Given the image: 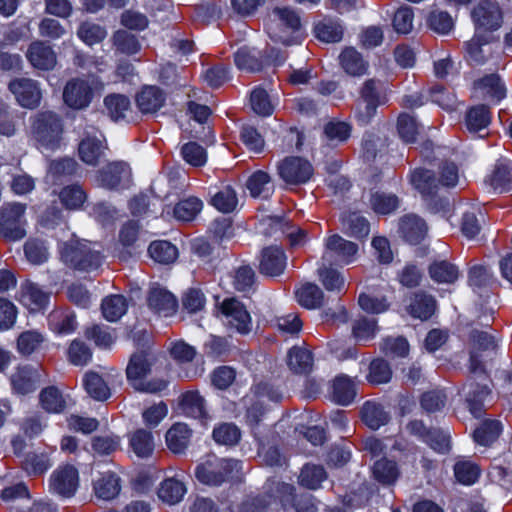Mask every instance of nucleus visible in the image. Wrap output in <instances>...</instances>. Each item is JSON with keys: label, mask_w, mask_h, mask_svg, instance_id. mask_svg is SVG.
<instances>
[{"label": "nucleus", "mask_w": 512, "mask_h": 512, "mask_svg": "<svg viewBox=\"0 0 512 512\" xmlns=\"http://www.w3.org/2000/svg\"><path fill=\"white\" fill-rule=\"evenodd\" d=\"M83 384L87 393L95 400L104 401L110 396L108 385L96 372H87L84 376Z\"/></svg>", "instance_id": "46"}, {"label": "nucleus", "mask_w": 512, "mask_h": 512, "mask_svg": "<svg viewBox=\"0 0 512 512\" xmlns=\"http://www.w3.org/2000/svg\"><path fill=\"white\" fill-rule=\"evenodd\" d=\"M426 22L431 30L442 35L448 34L454 26V22L450 14L442 10L431 11Z\"/></svg>", "instance_id": "63"}, {"label": "nucleus", "mask_w": 512, "mask_h": 512, "mask_svg": "<svg viewBox=\"0 0 512 512\" xmlns=\"http://www.w3.org/2000/svg\"><path fill=\"white\" fill-rule=\"evenodd\" d=\"M38 373L30 367H19L11 376V385L17 394L26 395L36 390Z\"/></svg>", "instance_id": "31"}, {"label": "nucleus", "mask_w": 512, "mask_h": 512, "mask_svg": "<svg viewBox=\"0 0 512 512\" xmlns=\"http://www.w3.org/2000/svg\"><path fill=\"white\" fill-rule=\"evenodd\" d=\"M49 322L58 334H70L77 327L76 316L69 311H54L49 317Z\"/></svg>", "instance_id": "57"}, {"label": "nucleus", "mask_w": 512, "mask_h": 512, "mask_svg": "<svg viewBox=\"0 0 512 512\" xmlns=\"http://www.w3.org/2000/svg\"><path fill=\"white\" fill-rule=\"evenodd\" d=\"M339 64L346 74L361 77L368 71L369 64L353 47H346L339 55Z\"/></svg>", "instance_id": "27"}, {"label": "nucleus", "mask_w": 512, "mask_h": 512, "mask_svg": "<svg viewBox=\"0 0 512 512\" xmlns=\"http://www.w3.org/2000/svg\"><path fill=\"white\" fill-rule=\"evenodd\" d=\"M142 114H155L166 102V94L157 86H145L135 97Z\"/></svg>", "instance_id": "22"}, {"label": "nucleus", "mask_w": 512, "mask_h": 512, "mask_svg": "<svg viewBox=\"0 0 512 512\" xmlns=\"http://www.w3.org/2000/svg\"><path fill=\"white\" fill-rule=\"evenodd\" d=\"M185 492L186 488L182 482L169 478L161 483L158 496L163 502L174 505L182 500Z\"/></svg>", "instance_id": "50"}, {"label": "nucleus", "mask_w": 512, "mask_h": 512, "mask_svg": "<svg viewBox=\"0 0 512 512\" xmlns=\"http://www.w3.org/2000/svg\"><path fill=\"white\" fill-rule=\"evenodd\" d=\"M429 276L437 283L453 284L459 278L458 267L447 260H435L428 268Z\"/></svg>", "instance_id": "36"}, {"label": "nucleus", "mask_w": 512, "mask_h": 512, "mask_svg": "<svg viewBox=\"0 0 512 512\" xmlns=\"http://www.w3.org/2000/svg\"><path fill=\"white\" fill-rule=\"evenodd\" d=\"M502 425L498 420H485L474 431V439L477 443L488 446L501 434Z\"/></svg>", "instance_id": "55"}, {"label": "nucleus", "mask_w": 512, "mask_h": 512, "mask_svg": "<svg viewBox=\"0 0 512 512\" xmlns=\"http://www.w3.org/2000/svg\"><path fill=\"white\" fill-rule=\"evenodd\" d=\"M435 308L436 301L431 295L417 292L410 298L408 312L414 318L427 320L433 315Z\"/></svg>", "instance_id": "35"}, {"label": "nucleus", "mask_w": 512, "mask_h": 512, "mask_svg": "<svg viewBox=\"0 0 512 512\" xmlns=\"http://www.w3.org/2000/svg\"><path fill=\"white\" fill-rule=\"evenodd\" d=\"M24 253L26 259L34 265L46 262L49 257L45 242L37 238H30L25 242Z\"/></svg>", "instance_id": "58"}, {"label": "nucleus", "mask_w": 512, "mask_h": 512, "mask_svg": "<svg viewBox=\"0 0 512 512\" xmlns=\"http://www.w3.org/2000/svg\"><path fill=\"white\" fill-rule=\"evenodd\" d=\"M486 182L500 192L509 190L512 184V164L507 161H498Z\"/></svg>", "instance_id": "39"}, {"label": "nucleus", "mask_w": 512, "mask_h": 512, "mask_svg": "<svg viewBox=\"0 0 512 512\" xmlns=\"http://www.w3.org/2000/svg\"><path fill=\"white\" fill-rule=\"evenodd\" d=\"M49 298L50 294L34 282L27 280L20 286L19 301L30 311L43 308L48 303Z\"/></svg>", "instance_id": "23"}, {"label": "nucleus", "mask_w": 512, "mask_h": 512, "mask_svg": "<svg viewBox=\"0 0 512 512\" xmlns=\"http://www.w3.org/2000/svg\"><path fill=\"white\" fill-rule=\"evenodd\" d=\"M128 303L123 295H109L102 300L101 310L105 319L110 322L119 320L127 311Z\"/></svg>", "instance_id": "44"}, {"label": "nucleus", "mask_w": 512, "mask_h": 512, "mask_svg": "<svg viewBox=\"0 0 512 512\" xmlns=\"http://www.w3.org/2000/svg\"><path fill=\"white\" fill-rule=\"evenodd\" d=\"M106 145L103 139L86 136L78 146L80 159L87 165L97 166L104 155Z\"/></svg>", "instance_id": "28"}, {"label": "nucleus", "mask_w": 512, "mask_h": 512, "mask_svg": "<svg viewBox=\"0 0 512 512\" xmlns=\"http://www.w3.org/2000/svg\"><path fill=\"white\" fill-rule=\"evenodd\" d=\"M8 89L22 107L34 109L39 106L42 92L36 80L24 77L15 78L9 82Z\"/></svg>", "instance_id": "12"}, {"label": "nucleus", "mask_w": 512, "mask_h": 512, "mask_svg": "<svg viewBox=\"0 0 512 512\" xmlns=\"http://www.w3.org/2000/svg\"><path fill=\"white\" fill-rule=\"evenodd\" d=\"M58 196L62 205L69 210L81 208L87 199L86 192L78 184L63 187Z\"/></svg>", "instance_id": "49"}, {"label": "nucleus", "mask_w": 512, "mask_h": 512, "mask_svg": "<svg viewBox=\"0 0 512 512\" xmlns=\"http://www.w3.org/2000/svg\"><path fill=\"white\" fill-rule=\"evenodd\" d=\"M399 231L407 242L418 244L426 236L427 225L416 215H406L400 219Z\"/></svg>", "instance_id": "30"}, {"label": "nucleus", "mask_w": 512, "mask_h": 512, "mask_svg": "<svg viewBox=\"0 0 512 512\" xmlns=\"http://www.w3.org/2000/svg\"><path fill=\"white\" fill-rule=\"evenodd\" d=\"M301 27L300 16L291 7H274L268 16L266 29L269 37L276 43L286 46L294 43L293 34Z\"/></svg>", "instance_id": "2"}, {"label": "nucleus", "mask_w": 512, "mask_h": 512, "mask_svg": "<svg viewBox=\"0 0 512 512\" xmlns=\"http://www.w3.org/2000/svg\"><path fill=\"white\" fill-rule=\"evenodd\" d=\"M279 177L288 185H302L310 180L313 175L311 163L298 156L285 157L277 163Z\"/></svg>", "instance_id": "9"}, {"label": "nucleus", "mask_w": 512, "mask_h": 512, "mask_svg": "<svg viewBox=\"0 0 512 512\" xmlns=\"http://www.w3.org/2000/svg\"><path fill=\"white\" fill-rule=\"evenodd\" d=\"M39 398L42 408L49 413H61L66 407L62 393L55 386L44 388Z\"/></svg>", "instance_id": "47"}, {"label": "nucleus", "mask_w": 512, "mask_h": 512, "mask_svg": "<svg viewBox=\"0 0 512 512\" xmlns=\"http://www.w3.org/2000/svg\"><path fill=\"white\" fill-rule=\"evenodd\" d=\"M147 301L153 311L165 317L174 314L178 306L173 294L160 287L150 289Z\"/></svg>", "instance_id": "24"}, {"label": "nucleus", "mask_w": 512, "mask_h": 512, "mask_svg": "<svg viewBox=\"0 0 512 512\" xmlns=\"http://www.w3.org/2000/svg\"><path fill=\"white\" fill-rule=\"evenodd\" d=\"M93 91L89 82L74 78L69 80L63 90V100L67 106L73 109H84L92 101Z\"/></svg>", "instance_id": "14"}, {"label": "nucleus", "mask_w": 512, "mask_h": 512, "mask_svg": "<svg viewBox=\"0 0 512 512\" xmlns=\"http://www.w3.org/2000/svg\"><path fill=\"white\" fill-rule=\"evenodd\" d=\"M327 474L320 465L306 464L299 475V484L308 489L315 490L326 479Z\"/></svg>", "instance_id": "53"}, {"label": "nucleus", "mask_w": 512, "mask_h": 512, "mask_svg": "<svg viewBox=\"0 0 512 512\" xmlns=\"http://www.w3.org/2000/svg\"><path fill=\"white\" fill-rule=\"evenodd\" d=\"M26 204L7 202L0 207V237L6 241H20L26 236Z\"/></svg>", "instance_id": "7"}, {"label": "nucleus", "mask_w": 512, "mask_h": 512, "mask_svg": "<svg viewBox=\"0 0 512 512\" xmlns=\"http://www.w3.org/2000/svg\"><path fill=\"white\" fill-rule=\"evenodd\" d=\"M362 422L372 430L388 424L390 421V413L385 407L377 401L365 402L360 410Z\"/></svg>", "instance_id": "25"}, {"label": "nucleus", "mask_w": 512, "mask_h": 512, "mask_svg": "<svg viewBox=\"0 0 512 512\" xmlns=\"http://www.w3.org/2000/svg\"><path fill=\"white\" fill-rule=\"evenodd\" d=\"M78 485V471L72 465H66L56 469L50 477V489L62 497H72Z\"/></svg>", "instance_id": "16"}, {"label": "nucleus", "mask_w": 512, "mask_h": 512, "mask_svg": "<svg viewBox=\"0 0 512 512\" xmlns=\"http://www.w3.org/2000/svg\"><path fill=\"white\" fill-rule=\"evenodd\" d=\"M129 446L137 457L148 458L155 449L154 436L146 429H138L130 435Z\"/></svg>", "instance_id": "37"}, {"label": "nucleus", "mask_w": 512, "mask_h": 512, "mask_svg": "<svg viewBox=\"0 0 512 512\" xmlns=\"http://www.w3.org/2000/svg\"><path fill=\"white\" fill-rule=\"evenodd\" d=\"M278 503L270 493L248 497L240 506L241 512H276Z\"/></svg>", "instance_id": "45"}, {"label": "nucleus", "mask_w": 512, "mask_h": 512, "mask_svg": "<svg viewBox=\"0 0 512 512\" xmlns=\"http://www.w3.org/2000/svg\"><path fill=\"white\" fill-rule=\"evenodd\" d=\"M220 310L225 317V323L228 328L236 332L246 335L252 329V319L246 307L235 298L225 299Z\"/></svg>", "instance_id": "10"}, {"label": "nucleus", "mask_w": 512, "mask_h": 512, "mask_svg": "<svg viewBox=\"0 0 512 512\" xmlns=\"http://www.w3.org/2000/svg\"><path fill=\"white\" fill-rule=\"evenodd\" d=\"M399 474L398 466L392 460L382 458L373 465V476L382 484H393L399 477Z\"/></svg>", "instance_id": "52"}, {"label": "nucleus", "mask_w": 512, "mask_h": 512, "mask_svg": "<svg viewBox=\"0 0 512 512\" xmlns=\"http://www.w3.org/2000/svg\"><path fill=\"white\" fill-rule=\"evenodd\" d=\"M255 50L246 47L240 48L234 55L236 66L240 70L247 72H257L262 69V62L260 61Z\"/></svg>", "instance_id": "60"}, {"label": "nucleus", "mask_w": 512, "mask_h": 512, "mask_svg": "<svg viewBox=\"0 0 512 512\" xmlns=\"http://www.w3.org/2000/svg\"><path fill=\"white\" fill-rule=\"evenodd\" d=\"M28 62L38 70L50 71L57 64V56L50 45L41 40L30 43L26 51Z\"/></svg>", "instance_id": "18"}, {"label": "nucleus", "mask_w": 512, "mask_h": 512, "mask_svg": "<svg viewBox=\"0 0 512 512\" xmlns=\"http://www.w3.org/2000/svg\"><path fill=\"white\" fill-rule=\"evenodd\" d=\"M77 35L84 43L92 46L102 42L107 36V31L99 24L83 22L77 30Z\"/></svg>", "instance_id": "59"}, {"label": "nucleus", "mask_w": 512, "mask_h": 512, "mask_svg": "<svg viewBox=\"0 0 512 512\" xmlns=\"http://www.w3.org/2000/svg\"><path fill=\"white\" fill-rule=\"evenodd\" d=\"M241 463L234 459L208 457L195 469V477L208 486H220L237 477Z\"/></svg>", "instance_id": "4"}, {"label": "nucleus", "mask_w": 512, "mask_h": 512, "mask_svg": "<svg viewBox=\"0 0 512 512\" xmlns=\"http://www.w3.org/2000/svg\"><path fill=\"white\" fill-rule=\"evenodd\" d=\"M286 264L284 251L278 246H269L261 252L259 271L263 275L276 277L284 272Z\"/></svg>", "instance_id": "21"}, {"label": "nucleus", "mask_w": 512, "mask_h": 512, "mask_svg": "<svg viewBox=\"0 0 512 512\" xmlns=\"http://www.w3.org/2000/svg\"><path fill=\"white\" fill-rule=\"evenodd\" d=\"M150 257L161 264H168L177 258V248L168 241L152 242L148 247Z\"/></svg>", "instance_id": "54"}, {"label": "nucleus", "mask_w": 512, "mask_h": 512, "mask_svg": "<svg viewBox=\"0 0 512 512\" xmlns=\"http://www.w3.org/2000/svg\"><path fill=\"white\" fill-rule=\"evenodd\" d=\"M397 132L405 143H414L419 135L420 127L416 119L408 113H401L397 119Z\"/></svg>", "instance_id": "56"}, {"label": "nucleus", "mask_w": 512, "mask_h": 512, "mask_svg": "<svg viewBox=\"0 0 512 512\" xmlns=\"http://www.w3.org/2000/svg\"><path fill=\"white\" fill-rule=\"evenodd\" d=\"M61 258L70 267L91 271L100 267L102 256L91 244L84 240H70L61 248Z\"/></svg>", "instance_id": "5"}, {"label": "nucleus", "mask_w": 512, "mask_h": 512, "mask_svg": "<svg viewBox=\"0 0 512 512\" xmlns=\"http://www.w3.org/2000/svg\"><path fill=\"white\" fill-rule=\"evenodd\" d=\"M131 169L126 162L115 161L97 171L96 181L106 189H117L130 183Z\"/></svg>", "instance_id": "13"}, {"label": "nucleus", "mask_w": 512, "mask_h": 512, "mask_svg": "<svg viewBox=\"0 0 512 512\" xmlns=\"http://www.w3.org/2000/svg\"><path fill=\"white\" fill-rule=\"evenodd\" d=\"M31 127L33 137L41 146L52 150L59 147L63 134V123L59 115L52 111L39 112Z\"/></svg>", "instance_id": "6"}, {"label": "nucleus", "mask_w": 512, "mask_h": 512, "mask_svg": "<svg viewBox=\"0 0 512 512\" xmlns=\"http://www.w3.org/2000/svg\"><path fill=\"white\" fill-rule=\"evenodd\" d=\"M411 183L423 196H432L439 188L434 173L426 169H416L411 175Z\"/></svg>", "instance_id": "42"}, {"label": "nucleus", "mask_w": 512, "mask_h": 512, "mask_svg": "<svg viewBox=\"0 0 512 512\" xmlns=\"http://www.w3.org/2000/svg\"><path fill=\"white\" fill-rule=\"evenodd\" d=\"M93 490L98 499L110 501L120 493L121 479L114 472H104L94 480Z\"/></svg>", "instance_id": "26"}, {"label": "nucleus", "mask_w": 512, "mask_h": 512, "mask_svg": "<svg viewBox=\"0 0 512 512\" xmlns=\"http://www.w3.org/2000/svg\"><path fill=\"white\" fill-rule=\"evenodd\" d=\"M192 436V430L187 424L177 422L173 424L165 435L169 450L175 454H182L187 449Z\"/></svg>", "instance_id": "29"}, {"label": "nucleus", "mask_w": 512, "mask_h": 512, "mask_svg": "<svg viewBox=\"0 0 512 512\" xmlns=\"http://www.w3.org/2000/svg\"><path fill=\"white\" fill-rule=\"evenodd\" d=\"M287 365L295 374H308L313 367L312 353L301 346H293L287 353Z\"/></svg>", "instance_id": "32"}, {"label": "nucleus", "mask_w": 512, "mask_h": 512, "mask_svg": "<svg viewBox=\"0 0 512 512\" xmlns=\"http://www.w3.org/2000/svg\"><path fill=\"white\" fill-rule=\"evenodd\" d=\"M369 203L375 213L386 215L397 209L399 199L395 194L375 191L370 194Z\"/></svg>", "instance_id": "48"}, {"label": "nucleus", "mask_w": 512, "mask_h": 512, "mask_svg": "<svg viewBox=\"0 0 512 512\" xmlns=\"http://www.w3.org/2000/svg\"><path fill=\"white\" fill-rule=\"evenodd\" d=\"M152 357L146 352H138L131 356L126 368V375L130 385L139 392L158 393L164 390L167 382L163 379L155 378L146 380L151 372Z\"/></svg>", "instance_id": "3"}, {"label": "nucleus", "mask_w": 512, "mask_h": 512, "mask_svg": "<svg viewBox=\"0 0 512 512\" xmlns=\"http://www.w3.org/2000/svg\"><path fill=\"white\" fill-rule=\"evenodd\" d=\"M392 378V370L384 359H375L370 363L367 379L372 384L388 383Z\"/></svg>", "instance_id": "64"}, {"label": "nucleus", "mask_w": 512, "mask_h": 512, "mask_svg": "<svg viewBox=\"0 0 512 512\" xmlns=\"http://www.w3.org/2000/svg\"><path fill=\"white\" fill-rule=\"evenodd\" d=\"M246 187L254 198L268 199L274 192L271 176L262 170L254 172L248 178Z\"/></svg>", "instance_id": "33"}, {"label": "nucleus", "mask_w": 512, "mask_h": 512, "mask_svg": "<svg viewBox=\"0 0 512 512\" xmlns=\"http://www.w3.org/2000/svg\"><path fill=\"white\" fill-rule=\"evenodd\" d=\"M238 203L237 195L234 189L226 186L218 191L212 198L211 204L222 213H230L235 210Z\"/></svg>", "instance_id": "61"}, {"label": "nucleus", "mask_w": 512, "mask_h": 512, "mask_svg": "<svg viewBox=\"0 0 512 512\" xmlns=\"http://www.w3.org/2000/svg\"><path fill=\"white\" fill-rule=\"evenodd\" d=\"M104 105L108 115L114 121L127 119L132 114L129 98L122 94H110L105 97Z\"/></svg>", "instance_id": "40"}, {"label": "nucleus", "mask_w": 512, "mask_h": 512, "mask_svg": "<svg viewBox=\"0 0 512 512\" xmlns=\"http://www.w3.org/2000/svg\"><path fill=\"white\" fill-rule=\"evenodd\" d=\"M358 252V245L342 238L338 234L331 235L325 242L322 261L331 265L335 263L349 264Z\"/></svg>", "instance_id": "11"}, {"label": "nucleus", "mask_w": 512, "mask_h": 512, "mask_svg": "<svg viewBox=\"0 0 512 512\" xmlns=\"http://www.w3.org/2000/svg\"><path fill=\"white\" fill-rule=\"evenodd\" d=\"M473 94L478 99L497 103L505 98L506 87L498 74L491 73L473 82Z\"/></svg>", "instance_id": "15"}, {"label": "nucleus", "mask_w": 512, "mask_h": 512, "mask_svg": "<svg viewBox=\"0 0 512 512\" xmlns=\"http://www.w3.org/2000/svg\"><path fill=\"white\" fill-rule=\"evenodd\" d=\"M112 43L117 52L125 55L136 54L141 49L138 38L126 30H117L114 32L112 35Z\"/></svg>", "instance_id": "51"}, {"label": "nucleus", "mask_w": 512, "mask_h": 512, "mask_svg": "<svg viewBox=\"0 0 512 512\" xmlns=\"http://www.w3.org/2000/svg\"><path fill=\"white\" fill-rule=\"evenodd\" d=\"M355 396L356 387L349 377L341 375L334 379L332 383V400L335 403L347 406L353 402Z\"/></svg>", "instance_id": "38"}, {"label": "nucleus", "mask_w": 512, "mask_h": 512, "mask_svg": "<svg viewBox=\"0 0 512 512\" xmlns=\"http://www.w3.org/2000/svg\"><path fill=\"white\" fill-rule=\"evenodd\" d=\"M315 36L325 43L340 42L343 38L344 29L340 22L332 19H324L314 27Z\"/></svg>", "instance_id": "41"}, {"label": "nucleus", "mask_w": 512, "mask_h": 512, "mask_svg": "<svg viewBox=\"0 0 512 512\" xmlns=\"http://www.w3.org/2000/svg\"><path fill=\"white\" fill-rule=\"evenodd\" d=\"M178 410L186 417L199 420L206 424L210 419L206 400L198 391H187L178 400Z\"/></svg>", "instance_id": "17"}, {"label": "nucleus", "mask_w": 512, "mask_h": 512, "mask_svg": "<svg viewBox=\"0 0 512 512\" xmlns=\"http://www.w3.org/2000/svg\"><path fill=\"white\" fill-rule=\"evenodd\" d=\"M475 33L482 34L497 31L503 24V12L498 3L483 0L470 11Z\"/></svg>", "instance_id": "8"}, {"label": "nucleus", "mask_w": 512, "mask_h": 512, "mask_svg": "<svg viewBox=\"0 0 512 512\" xmlns=\"http://www.w3.org/2000/svg\"><path fill=\"white\" fill-rule=\"evenodd\" d=\"M471 340L473 350L470 354V366L469 370L471 373L477 375L482 380H486L485 369L482 365V361L479 358L478 351H485L495 348V342L492 336L486 332L473 331L471 333Z\"/></svg>", "instance_id": "20"}, {"label": "nucleus", "mask_w": 512, "mask_h": 512, "mask_svg": "<svg viewBox=\"0 0 512 512\" xmlns=\"http://www.w3.org/2000/svg\"><path fill=\"white\" fill-rule=\"evenodd\" d=\"M298 303L307 309H316L322 305L324 294L314 283H305L295 292Z\"/></svg>", "instance_id": "43"}, {"label": "nucleus", "mask_w": 512, "mask_h": 512, "mask_svg": "<svg viewBox=\"0 0 512 512\" xmlns=\"http://www.w3.org/2000/svg\"><path fill=\"white\" fill-rule=\"evenodd\" d=\"M388 102L384 83L375 78L367 79L359 88V98L355 105V118L362 125L369 124L379 106Z\"/></svg>", "instance_id": "1"}, {"label": "nucleus", "mask_w": 512, "mask_h": 512, "mask_svg": "<svg viewBox=\"0 0 512 512\" xmlns=\"http://www.w3.org/2000/svg\"><path fill=\"white\" fill-rule=\"evenodd\" d=\"M203 203L197 197H189L176 204L174 216L181 221H191L201 211Z\"/></svg>", "instance_id": "62"}, {"label": "nucleus", "mask_w": 512, "mask_h": 512, "mask_svg": "<svg viewBox=\"0 0 512 512\" xmlns=\"http://www.w3.org/2000/svg\"><path fill=\"white\" fill-rule=\"evenodd\" d=\"M491 122V113L488 106L479 104L469 108L465 114L464 123L471 133H478L486 129Z\"/></svg>", "instance_id": "34"}, {"label": "nucleus", "mask_w": 512, "mask_h": 512, "mask_svg": "<svg viewBox=\"0 0 512 512\" xmlns=\"http://www.w3.org/2000/svg\"><path fill=\"white\" fill-rule=\"evenodd\" d=\"M462 390L469 411L473 416L480 417L484 412L486 400L491 394L490 389L485 383H478L469 378Z\"/></svg>", "instance_id": "19"}]
</instances>
